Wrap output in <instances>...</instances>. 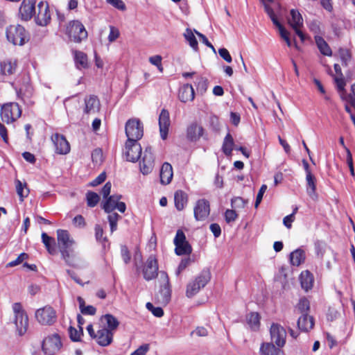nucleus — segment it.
<instances>
[{
  "instance_id": "obj_27",
  "label": "nucleus",
  "mask_w": 355,
  "mask_h": 355,
  "mask_svg": "<svg viewBox=\"0 0 355 355\" xmlns=\"http://www.w3.org/2000/svg\"><path fill=\"white\" fill-rule=\"evenodd\" d=\"M178 97L184 103L192 101L195 97V92L192 85L189 84L182 85L179 89Z\"/></svg>"
},
{
  "instance_id": "obj_8",
  "label": "nucleus",
  "mask_w": 355,
  "mask_h": 355,
  "mask_svg": "<svg viewBox=\"0 0 355 355\" xmlns=\"http://www.w3.org/2000/svg\"><path fill=\"white\" fill-rule=\"evenodd\" d=\"M125 130L128 137L127 141L137 142L144 135L143 125L137 119H129L126 122Z\"/></svg>"
},
{
  "instance_id": "obj_36",
  "label": "nucleus",
  "mask_w": 355,
  "mask_h": 355,
  "mask_svg": "<svg viewBox=\"0 0 355 355\" xmlns=\"http://www.w3.org/2000/svg\"><path fill=\"white\" fill-rule=\"evenodd\" d=\"M315 42L320 53L324 55L331 56L332 51L328 44L320 36L315 37Z\"/></svg>"
},
{
  "instance_id": "obj_22",
  "label": "nucleus",
  "mask_w": 355,
  "mask_h": 355,
  "mask_svg": "<svg viewBox=\"0 0 355 355\" xmlns=\"http://www.w3.org/2000/svg\"><path fill=\"white\" fill-rule=\"evenodd\" d=\"M84 113L89 115L97 114L101 109V103L96 96L90 95L85 98Z\"/></svg>"
},
{
  "instance_id": "obj_3",
  "label": "nucleus",
  "mask_w": 355,
  "mask_h": 355,
  "mask_svg": "<svg viewBox=\"0 0 355 355\" xmlns=\"http://www.w3.org/2000/svg\"><path fill=\"white\" fill-rule=\"evenodd\" d=\"M260 1L263 5L264 10L273 24L278 28L281 37L285 40L288 46H291L292 42L289 37L290 33L285 29L277 17V14L279 13L281 8L280 4L275 0H260Z\"/></svg>"
},
{
  "instance_id": "obj_63",
  "label": "nucleus",
  "mask_w": 355,
  "mask_h": 355,
  "mask_svg": "<svg viewBox=\"0 0 355 355\" xmlns=\"http://www.w3.org/2000/svg\"><path fill=\"white\" fill-rule=\"evenodd\" d=\"M220 56L225 60L227 62L230 63L232 61V56L229 51L225 48H220L218 50Z\"/></svg>"
},
{
  "instance_id": "obj_24",
  "label": "nucleus",
  "mask_w": 355,
  "mask_h": 355,
  "mask_svg": "<svg viewBox=\"0 0 355 355\" xmlns=\"http://www.w3.org/2000/svg\"><path fill=\"white\" fill-rule=\"evenodd\" d=\"M51 139L55 148V152L60 155L67 154V139L63 135L54 133L52 135Z\"/></svg>"
},
{
  "instance_id": "obj_7",
  "label": "nucleus",
  "mask_w": 355,
  "mask_h": 355,
  "mask_svg": "<svg viewBox=\"0 0 355 355\" xmlns=\"http://www.w3.org/2000/svg\"><path fill=\"white\" fill-rule=\"evenodd\" d=\"M0 115L3 121L10 123L21 115V110L17 103H8L1 106Z\"/></svg>"
},
{
  "instance_id": "obj_55",
  "label": "nucleus",
  "mask_w": 355,
  "mask_h": 355,
  "mask_svg": "<svg viewBox=\"0 0 355 355\" xmlns=\"http://www.w3.org/2000/svg\"><path fill=\"white\" fill-rule=\"evenodd\" d=\"M191 262L192 260L190 257L183 259L178 267L176 275H179L182 271H183L188 266L191 264Z\"/></svg>"
},
{
  "instance_id": "obj_50",
  "label": "nucleus",
  "mask_w": 355,
  "mask_h": 355,
  "mask_svg": "<svg viewBox=\"0 0 355 355\" xmlns=\"http://www.w3.org/2000/svg\"><path fill=\"white\" fill-rule=\"evenodd\" d=\"M248 202L241 197H236L232 199L231 205L233 208L243 209Z\"/></svg>"
},
{
  "instance_id": "obj_15",
  "label": "nucleus",
  "mask_w": 355,
  "mask_h": 355,
  "mask_svg": "<svg viewBox=\"0 0 355 355\" xmlns=\"http://www.w3.org/2000/svg\"><path fill=\"white\" fill-rule=\"evenodd\" d=\"M162 275L164 277V282L161 285L159 292L155 295V298L160 304L166 305L171 300V290L168 275L165 272H162Z\"/></svg>"
},
{
  "instance_id": "obj_60",
  "label": "nucleus",
  "mask_w": 355,
  "mask_h": 355,
  "mask_svg": "<svg viewBox=\"0 0 355 355\" xmlns=\"http://www.w3.org/2000/svg\"><path fill=\"white\" fill-rule=\"evenodd\" d=\"M266 189H267V186L266 184H263L261 187V188L257 193L256 201L254 203L255 208H257L259 207V204L261 203L262 198H263V196L264 193L266 192Z\"/></svg>"
},
{
  "instance_id": "obj_47",
  "label": "nucleus",
  "mask_w": 355,
  "mask_h": 355,
  "mask_svg": "<svg viewBox=\"0 0 355 355\" xmlns=\"http://www.w3.org/2000/svg\"><path fill=\"white\" fill-rule=\"evenodd\" d=\"M108 216L107 219L110 225V230L111 232H114L117 229V222L118 220L121 218V217L116 212H107Z\"/></svg>"
},
{
  "instance_id": "obj_31",
  "label": "nucleus",
  "mask_w": 355,
  "mask_h": 355,
  "mask_svg": "<svg viewBox=\"0 0 355 355\" xmlns=\"http://www.w3.org/2000/svg\"><path fill=\"white\" fill-rule=\"evenodd\" d=\"M299 329L303 331H309L314 326L313 318L309 314L301 315L297 320Z\"/></svg>"
},
{
  "instance_id": "obj_52",
  "label": "nucleus",
  "mask_w": 355,
  "mask_h": 355,
  "mask_svg": "<svg viewBox=\"0 0 355 355\" xmlns=\"http://www.w3.org/2000/svg\"><path fill=\"white\" fill-rule=\"evenodd\" d=\"M148 310L150 311L156 317H162L164 315V311L160 307H154L150 302L146 303V305Z\"/></svg>"
},
{
  "instance_id": "obj_56",
  "label": "nucleus",
  "mask_w": 355,
  "mask_h": 355,
  "mask_svg": "<svg viewBox=\"0 0 355 355\" xmlns=\"http://www.w3.org/2000/svg\"><path fill=\"white\" fill-rule=\"evenodd\" d=\"M237 217V214L233 209H227L226 211L225 212V220L228 223L235 221Z\"/></svg>"
},
{
  "instance_id": "obj_32",
  "label": "nucleus",
  "mask_w": 355,
  "mask_h": 355,
  "mask_svg": "<svg viewBox=\"0 0 355 355\" xmlns=\"http://www.w3.org/2000/svg\"><path fill=\"white\" fill-rule=\"evenodd\" d=\"M300 283L302 288L308 291L311 289L313 284V275L308 270L302 272L300 276Z\"/></svg>"
},
{
  "instance_id": "obj_57",
  "label": "nucleus",
  "mask_w": 355,
  "mask_h": 355,
  "mask_svg": "<svg viewBox=\"0 0 355 355\" xmlns=\"http://www.w3.org/2000/svg\"><path fill=\"white\" fill-rule=\"evenodd\" d=\"M185 241H187V240L184 233L182 230H178L173 241L175 245L176 246Z\"/></svg>"
},
{
  "instance_id": "obj_14",
  "label": "nucleus",
  "mask_w": 355,
  "mask_h": 355,
  "mask_svg": "<svg viewBox=\"0 0 355 355\" xmlns=\"http://www.w3.org/2000/svg\"><path fill=\"white\" fill-rule=\"evenodd\" d=\"M155 166V156L150 146L146 148L142 159L140 162V171L144 175H148L153 171Z\"/></svg>"
},
{
  "instance_id": "obj_34",
  "label": "nucleus",
  "mask_w": 355,
  "mask_h": 355,
  "mask_svg": "<svg viewBox=\"0 0 355 355\" xmlns=\"http://www.w3.org/2000/svg\"><path fill=\"white\" fill-rule=\"evenodd\" d=\"M290 260L292 265L298 266L305 260V252L302 249H297L290 254Z\"/></svg>"
},
{
  "instance_id": "obj_4",
  "label": "nucleus",
  "mask_w": 355,
  "mask_h": 355,
  "mask_svg": "<svg viewBox=\"0 0 355 355\" xmlns=\"http://www.w3.org/2000/svg\"><path fill=\"white\" fill-rule=\"evenodd\" d=\"M211 279V273L209 270H203L187 286L186 295L192 297L196 295L202 288H204Z\"/></svg>"
},
{
  "instance_id": "obj_18",
  "label": "nucleus",
  "mask_w": 355,
  "mask_h": 355,
  "mask_svg": "<svg viewBox=\"0 0 355 355\" xmlns=\"http://www.w3.org/2000/svg\"><path fill=\"white\" fill-rule=\"evenodd\" d=\"M205 133L202 125L197 121H193L189 124L186 130V137L191 142L198 141Z\"/></svg>"
},
{
  "instance_id": "obj_25",
  "label": "nucleus",
  "mask_w": 355,
  "mask_h": 355,
  "mask_svg": "<svg viewBox=\"0 0 355 355\" xmlns=\"http://www.w3.org/2000/svg\"><path fill=\"white\" fill-rule=\"evenodd\" d=\"M94 339L101 346H107L112 342L113 332L106 328H102L97 331Z\"/></svg>"
},
{
  "instance_id": "obj_45",
  "label": "nucleus",
  "mask_w": 355,
  "mask_h": 355,
  "mask_svg": "<svg viewBox=\"0 0 355 355\" xmlns=\"http://www.w3.org/2000/svg\"><path fill=\"white\" fill-rule=\"evenodd\" d=\"M175 251L178 255L190 254L192 252V248L187 241L176 245Z\"/></svg>"
},
{
  "instance_id": "obj_11",
  "label": "nucleus",
  "mask_w": 355,
  "mask_h": 355,
  "mask_svg": "<svg viewBox=\"0 0 355 355\" xmlns=\"http://www.w3.org/2000/svg\"><path fill=\"white\" fill-rule=\"evenodd\" d=\"M62 342L58 334H53L46 337L42 342V351L46 355H54L61 348Z\"/></svg>"
},
{
  "instance_id": "obj_30",
  "label": "nucleus",
  "mask_w": 355,
  "mask_h": 355,
  "mask_svg": "<svg viewBox=\"0 0 355 355\" xmlns=\"http://www.w3.org/2000/svg\"><path fill=\"white\" fill-rule=\"evenodd\" d=\"M73 60L77 69H82L88 67V59L87 55L80 51H72Z\"/></svg>"
},
{
  "instance_id": "obj_16",
  "label": "nucleus",
  "mask_w": 355,
  "mask_h": 355,
  "mask_svg": "<svg viewBox=\"0 0 355 355\" xmlns=\"http://www.w3.org/2000/svg\"><path fill=\"white\" fill-rule=\"evenodd\" d=\"M271 340L278 347H282L286 343V329L278 324H272L270 329Z\"/></svg>"
},
{
  "instance_id": "obj_23",
  "label": "nucleus",
  "mask_w": 355,
  "mask_h": 355,
  "mask_svg": "<svg viewBox=\"0 0 355 355\" xmlns=\"http://www.w3.org/2000/svg\"><path fill=\"white\" fill-rule=\"evenodd\" d=\"M170 123L169 113L166 110L163 109L159 116V132L163 140L167 138Z\"/></svg>"
},
{
  "instance_id": "obj_33",
  "label": "nucleus",
  "mask_w": 355,
  "mask_h": 355,
  "mask_svg": "<svg viewBox=\"0 0 355 355\" xmlns=\"http://www.w3.org/2000/svg\"><path fill=\"white\" fill-rule=\"evenodd\" d=\"M291 17L288 19V24L295 30L300 28L303 26V19L298 10L292 9L291 10Z\"/></svg>"
},
{
  "instance_id": "obj_1",
  "label": "nucleus",
  "mask_w": 355,
  "mask_h": 355,
  "mask_svg": "<svg viewBox=\"0 0 355 355\" xmlns=\"http://www.w3.org/2000/svg\"><path fill=\"white\" fill-rule=\"evenodd\" d=\"M41 237L42 242L50 254L57 255L60 253L62 259L65 260L67 256L66 230H57V241H55V238L49 236L46 232H42Z\"/></svg>"
},
{
  "instance_id": "obj_6",
  "label": "nucleus",
  "mask_w": 355,
  "mask_h": 355,
  "mask_svg": "<svg viewBox=\"0 0 355 355\" xmlns=\"http://www.w3.org/2000/svg\"><path fill=\"white\" fill-rule=\"evenodd\" d=\"M6 37L15 45H24L28 41V34L24 27L17 24L11 25L6 29Z\"/></svg>"
},
{
  "instance_id": "obj_35",
  "label": "nucleus",
  "mask_w": 355,
  "mask_h": 355,
  "mask_svg": "<svg viewBox=\"0 0 355 355\" xmlns=\"http://www.w3.org/2000/svg\"><path fill=\"white\" fill-rule=\"evenodd\" d=\"M174 201L176 209L182 210L187 202V194L181 190L177 191L174 195Z\"/></svg>"
},
{
  "instance_id": "obj_20",
  "label": "nucleus",
  "mask_w": 355,
  "mask_h": 355,
  "mask_svg": "<svg viewBox=\"0 0 355 355\" xmlns=\"http://www.w3.org/2000/svg\"><path fill=\"white\" fill-rule=\"evenodd\" d=\"M35 0H23L19 7V17L21 20H30L35 14Z\"/></svg>"
},
{
  "instance_id": "obj_19",
  "label": "nucleus",
  "mask_w": 355,
  "mask_h": 355,
  "mask_svg": "<svg viewBox=\"0 0 355 355\" xmlns=\"http://www.w3.org/2000/svg\"><path fill=\"white\" fill-rule=\"evenodd\" d=\"M194 217L196 220H205L209 215L210 205L209 201L200 199L194 207Z\"/></svg>"
},
{
  "instance_id": "obj_54",
  "label": "nucleus",
  "mask_w": 355,
  "mask_h": 355,
  "mask_svg": "<svg viewBox=\"0 0 355 355\" xmlns=\"http://www.w3.org/2000/svg\"><path fill=\"white\" fill-rule=\"evenodd\" d=\"M95 236L96 240L101 243H103L107 241V238L103 237V230L99 225L95 226Z\"/></svg>"
},
{
  "instance_id": "obj_9",
  "label": "nucleus",
  "mask_w": 355,
  "mask_h": 355,
  "mask_svg": "<svg viewBox=\"0 0 355 355\" xmlns=\"http://www.w3.org/2000/svg\"><path fill=\"white\" fill-rule=\"evenodd\" d=\"M37 321L42 325H52L57 320L55 311L50 306H45L35 312Z\"/></svg>"
},
{
  "instance_id": "obj_59",
  "label": "nucleus",
  "mask_w": 355,
  "mask_h": 355,
  "mask_svg": "<svg viewBox=\"0 0 355 355\" xmlns=\"http://www.w3.org/2000/svg\"><path fill=\"white\" fill-rule=\"evenodd\" d=\"M28 258V254L26 253H21L18 257L7 264V267H14L21 263L24 260Z\"/></svg>"
},
{
  "instance_id": "obj_43",
  "label": "nucleus",
  "mask_w": 355,
  "mask_h": 355,
  "mask_svg": "<svg viewBox=\"0 0 355 355\" xmlns=\"http://www.w3.org/2000/svg\"><path fill=\"white\" fill-rule=\"evenodd\" d=\"M78 301L79 302V308H80V312L83 314L90 315H95V313L96 312V309L94 306H91V305L85 306L84 300L80 297H78Z\"/></svg>"
},
{
  "instance_id": "obj_13",
  "label": "nucleus",
  "mask_w": 355,
  "mask_h": 355,
  "mask_svg": "<svg viewBox=\"0 0 355 355\" xmlns=\"http://www.w3.org/2000/svg\"><path fill=\"white\" fill-rule=\"evenodd\" d=\"M51 17L48 3L40 1L37 5V13L35 17V23L39 26H45L50 23Z\"/></svg>"
},
{
  "instance_id": "obj_46",
  "label": "nucleus",
  "mask_w": 355,
  "mask_h": 355,
  "mask_svg": "<svg viewBox=\"0 0 355 355\" xmlns=\"http://www.w3.org/2000/svg\"><path fill=\"white\" fill-rule=\"evenodd\" d=\"M87 205L89 207H94L100 200L98 194L94 191H88L86 193Z\"/></svg>"
},
{
  "instance_id": "obj_42",
  "label": "nucleus",
  "mask_w": 355,
  "mask_h": 355,
  "mask_svg": "<svg viewBox=\"0 0 355 355\" xmlns=\"http://www.w3.org/2000/svg\"><path fill=\"white\" fill-rule=\"evenodd\" d=\"M306 180L307 183V193L311 197L313 198L315 196V178L312 173H309L306 175Z\"/></svg>"
},
{
  "instance_id": "obj_53",
  "label": "nucleus",
  "mask_w": 355,
  "mask_h": 355,
  "mask_svg": "<svg viewBox=\"0 0 355 355\" xmlns=\"http://www.w3.org/2000/svg\"><path fill=\"white\" fill-rule=\"evenodd\" d=\"M339 55L342 60L343 64L347 65V62L351 60V54L349 50L340 49L339 50Z\"/></svg>"
},
{
  "instance_id": "obj_12",
  "label": "nucleus",
  "mask_w": 355,
  "mask_h": 355,
  "mask_svg": "<svg viewBox=\"0 0 355 355\" xmlns=\"http://www.w3.org/2000/svg\"><path fill=\"white\" fill-rule=\"evenodd\" d=\"M143 276L146 281L155 279L158 275V261L155 255L148 257L143 266Z\"/></svg>"
},
{
  "instance_id": "obj_62",
  "label": "nucleus",
  "mask_w": 355,
  "mask_h": 355,
  "mask_svg": "<svg viewBox=\"0 0 355 355\" xmlns=\"http://www.w3.org/2000/svg\"><path fill=\"white\" fill-rule=\"evenodd\" d=\"M72 223L76 227H84L85 225V218L81 215H78L73 218Z\"/></svg>"
},
{
  "instance_id": "obj_26",
  "label": "nucleus",
  "mask_w": 355,
  "mask_h": 355,
  "mask_svg": "<svg viewBox=\"0 0 355 355\" xmlns=\"http://www.w3.org/2000/svg\"><path fill=\"white\" fill-rule=\"evenodd\" d=\"M17 67L16 60L7 59L0 62V73L10 76L15 73Z\"/></svg>"
},
{
  "instance_id": "obj_17",
  "label": "nucleus",
  "mask_w": 355,
  "mask_h": 355,
  "mask_svg": "<svg viewBox=\"0 0 355 355\" xmlns=\"http://www.w3.org/2000/svg\"><path fill=\"white\" fill-rule=\"evenodd\" d=\"M121 196L119 194H114L107 198L103 205V209L105 212H111L117 209L120 212L123 213L126 209V205L123 202H119Z\"/></svg>"
},
{
  "instance_id": "obj_44",
  "label": "nucleus",
  "mask_w": 355,
  "mask_h": 355,
  "mask_svg": "<svg viewBox=\"0 0 355 355\" xmlns=\"http://www.w3.org/2000/svg\"><path fill=\"white\" fill-rule=\"evenodd\" d=\"M247 321L251 329L257 330L259 327L260 317L258 313H250L247 315Z\"/></svg>"
},
{
  "instance_id": "obj_2",
  "label": "nucleus",
  "mask_w": 355,
  "mask_h": 355,
  "mask_svg": "<svg viewBox=\"0 0 355 355\" xmlns=\"http://www.w3.org/2000/svg\"><path fill=\"white\" fill-rule=\"evenodd\" d=\"M260 1L263 5L264 10L273 24L278 28L281 37L285 40L288 46H291L292 42L289 37L290 33L285 29L277 17V14L279 13L281 8L280 4L275 0H260Z\"/></svg>"
},
{
  "instance_id": "obj_48",
  "label": "nucleus",
  "mask_w": 355,
  "mask_h": 355,
  "mask_svg": "<svg viewBox=\"0 0 355 355\" xmlns=\"http://www.w3.org/2000/svg\"><path fill=\"white\" fill-rule=\"evenodd\" d=\"M92 159L94 166H100L103 161V152L100 148L94 149L92 153Z\"/></svg>"
},
{
  "instance_id": "obj_41",
  "label": "nucleus",
  "mask_w": 355,
  "mask_h": 355,
  "mask_svg": "<svg viewBox=\"0 0 355 355\" xmlns=\"http://www.w3.org/2000/svg\"><path fill=\"white\" fill-rule=\"evenodd\" d=\"M103 318L106 322L107 330H110L111 332L115 331L119 325L118 320L111 314H106L103 316Z\"/></svg>"
},
{
  "instance_id": "obj_38",
  "label": "nucleus",
  "mask_w": 355,
  "mask_h": 355,
  "mask_svg": "<svg viewBox=\"0 0 355 355\" xmlns=\"http://www.w3.org/2000/svg\"><path fill=\"white\" fill-rule=\"evenodd\" d=\"M194 30L187 28L184 33V37L186 41L189 43V46L195 51L198 50V43L194 35Z\"/></svg>"
},
{
  "instance_id": "obj_49",
  "label": "nucleus",
  "mask_w": 355,
  "mask_h": 355,
  "mask_svg": "<svg viewBox=\"0 0 355 355\" xmlns=\"http://www.w3.org/2000/svg\"><path fill=\"white\" fill-rule=\"evenodd\" d=\"M69 336L71 340L77 342L80 340V338L83 335V328L80 327V329L77 330L73 327H70L69 329Z\"/></svg>"
},
{
  "instance_id": "obj_64",
  "label": "nucleus",
  "mask_w": 355,
  "mask_h": 355,
  "mask_svg": "<svg viewBox=\"0 0 355 355\" xmlns=\"http://www.w3.org/2000/svg\"><path fill=\"white\" fill-rule=\"evenodd\" d=\"M149 349L148 345H143L137 349L130 355H144Z\"/></svg>"
},
{
  "instance_id": "obj_37",
  "label": "nucleus",
  "mask_w": 355,
  "mask_h": 355,
  "mask_svg": "<svg viewBox=\"0 0 355 355\" xmlns=\"http://www.w3.org/2000/svg\"><path fill=\"white\" fill-rule=\"evenodd\" d=\"M234 139H233L232 136L230 133H228L225 136V137L223 140V143L222 150H223V153L227 156L231 155L232 152L234 149Z\"/></svg>"
},
{
  "instance_id": "obj_10",
  "label": "nucleus",
  "mask_w": 355,
  "mask_h": 355,
  "mask_svg": "<svg viewBox=\"0 0 355 355\" xmlns=\"http://www.w3.org/2000/svg\"><path fill=\"white\" fill-rule=\"evenodd\" d=\"M68 36L70 40L76 43H80L87 37V31L84 25L79 21H72L68 26Z\"/></svg>"
},
{
  "instance_id": "obj_28",
  "label": "nucleus",
  "mask_w": 355,
  "mask_h": 355,
  "mask_svg": "<svg viewBox=\"0 0 355 355\" xmlns=\"http://www.w3.org/2000/svg\"><path fill=\"white\" fill-rule=\"evenodd\" d=\"M173 173L172 166L168 163L164 162L160 170V182L162 184H168L173 178Z\"/></svg>"
},
{
  "instance_id": "obj_58",
  "label": "nucleus",
  "mask_w": 355,
  "mask_h": 355,
  "mask_svg": "<svg viewBox=\"0 0 355 355\" xmlns=\"http://www.w3.org/2000/svg\"><path fill=\"white\" fill-rule=\"evenodd\" d=\"M106 179L105 172L99 174L94 180L89 182V185L91 187H96L103 183Z\"/></svg>"
},
{
  "instance_id": "obj_5",
  "label": "nucleus",
  "mask_w": 355,
  "mask_h": 355,
  "mask_svg": "<svg viewBox=\"0 0 355 355\" xmlns=\"http://www.w3.org/2000/svg\"><path fill=\"white\" fill-rule=\"evenodd\" d=\"M12 310L15 314L14 323L16 331L19 336H24L28 327V315L20 303H14L12 304Z\"/></svg>"
},
{
  "instance_id": "obj_39",
  "label": "nucleus",
  "mask_w": 355,
  "mask_h": 355,
  "mask_svg": "<svg viewBox=\"0 0 355 355\" xmlns=\"http://www.w3.org/2000/svg\"><path fill=\"white\" fill-rule=\"evenodd\" d=\"M15 187L17 193L19 197V200L21 202L24 201V198L27 197L29 193V189L27 187L26 183H22L20 180H16Z\"/></svg>"
},
{
  "instance_id": "obj_61",
  "label": "nucleus",
  "mask_w": 355,
  "mask_h": 355,
  "mask_svg": "<svg viewBox=\"0 0 355 355\" xmlns=\"http://www.w3.org/2000/svg\"><path fill=\"white\" fill-rule=\"evenodd\" d=\"M119 37V31L114 26L110 27V34L108 35V40L110 42H113Z\"/></svg>"
},
{
  "instance_id": "obj_40",
  "label": "nucleus",
  "mask_w": 355,
  "mask_h": 355,
  "mask_svg": "<svg viewBox=\"0 0 355 355\" xmlns=\"http://www.w3.org/2000/svg\"><path fill=\"white\" fill-rule=\"evenodd\" d=\"M310 309V302L306 297H302L300 299L299 302L295 306V310L297 311L302 315L308 314Z\"/></svg>"
},
{
  "instance_id": "obj_51",
  "label": "nucleus",
  "mask_w": 355,
  "mask_h": 355,
  "mask_svg": "<svg viewBox=\"0 0 355 355\" xmlns=\"http://www.w3.org/2000/svg\"><path fill=\"white\" fill-rule=\"evenodd\" d=\"M106 2L119 10L125 11L126 10V6L122 0H106Z\"/></svg>"
},
{
  "instance_id": "obj_29",
  "label": "nucleus",
  "mask_w": 355,
  "mask_h": 355,
  "mask_svg": "<svg viewBox=\"0 0 355 355\" xmlns=\"http://www.w3.org/2000/svg\"><path fill=\"white\" fill-rule=\"evenodd\" d=\"M261 355H284L280 347H276L272 343H263L260 347Z\"/></svg>"
},
{
  "instance_id": "obj_21",
  "label": "nucleus",
  "mask_w": 355,
  "mask_h": 355,
  "mask_svg": "<svg viewBox=\"0 0 355 355\" xmlns=\"http://www.w3.org/2000/svg\"><path fill=\"white\" fill-rule=\"evenodd\" d=\"M125 153L128 161L137 162L141 155V145L138 142L126 141Z\"/></svg>"
}]
</instances>
